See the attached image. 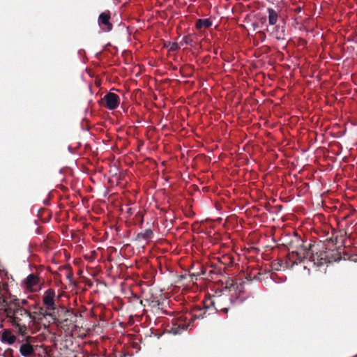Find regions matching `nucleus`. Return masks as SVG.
Here are the masks:
<instances>
[{"label":"nucleus","instance_id":"f257e3e1","mask_svg":"<svg viewBox=\"0 0 357 357\" xmlns=\"http://www.w3.org/2000/svg\"><path fill=\"white\" fill-rule=\"evenodd\" d=\"M4 312L13 326H18L19 322H21L24 318H29L31 321H34L36 319L29 310L20 305V300L17 298L7 302Z\"/></svg>","mask_w":357,"mask_h":357},{"label":"nucleus","instance_id":"f03ea898","mask_svg":"<svg viewBox=\"0 0 357 357\" xmlns=\"http://www.w3.org/2000/svg\"><path fill=\"white\" fill-rule=\"evenodd\" d=\"M56 312H46L45 314L51 317L54 323L61 326H69L72 324V318L75 317L73 312L63 306L56 309Z\"/></svg>","mask_w":357,"mask_h":357},{"label":"nucleus","instance_id":"7ed1b4c3","mask_svg":"<svg viewBox=\"0 0 357 357\" xmlns=\"http://www.w3.org/2000/svg\"><path fill=\"white\" fill-rule=\"evenodd\" d=\"M309 246L310 248H307L302 245L297 251L289 252L285 259V266H289V268H292L294 266L304 261V260L309 257L310 253L311 245L310 244Z\"/></svg>","mask_w":357,"mask_h":357},{"label":"nucleus","instance_id":"20e7f679","mask_svg":"<svg viewBox=\"0 0 357 357\" xmlns=\"http://www.w3.org/2000/svg\"><path fill=\"white\" fill-rule=\"evenodd\" d=\"M229 301V298L227 296L213 295L205 298L203 304L205 305V308H208L210 310H216L227 313L229 307L224 305V302H228Z\"/></svg>","mask_w":357,"mask_h":357},{"label":"nucleus","instance_id":"39448f33","mask_svg":"<svg viewBox=\"0 0 357 357\" xmlns=\"http://www.w3.org/2000/svg\"><path fill=\"white\" fill-rule=\"evenodd\" d=\"M56 294L53 289H47L43 296V303L45 306L47 310L53 312L56 310Z\"/></svg>","mask_w":357,"mask_h":357},{"label":"nucleus","instance_id":"423d86ee","mask_svg":"<svg viewBox=\"0 0 357 357\" xmlns=\"http://www.w3.org/2000/svg\"><path fill=\"white\" fill-rule=\"evenodd\" d=\"M111 13L109 10H105L101 13L98 19V22L102 31L105 32L111 31L113 29V24L110 22Z\"/></svg>","mask_w":357,"mask_h":357},{"label":"nucleus","instance_id":"0eeeda50","mask_svg":"<svg viewBox=\"0 0 357 357\" xmlns=\"http://www.w3.org/2000/svg\"><path fill=\"white\" fill-rule=\"evenodd\" d=\"M102 100L105 102V107L110 110L117 108L120 103L119 96L112 92L107 93L102 98Z\"/></svg>","mask_w":357,"mask_h":357},{"label":"nucleus","instance_id":"6e6552de","mask_svg":"<svg viewBox=\"0 0 357 357\" xmlns=\"http://www.w3.org/2000/svg\"><path fill=\"white\" fill-rule=\"evenodd\" d=\"M311 255L309 258V261L312 263L314 266L317 267L321 266L327 262H330L331 260H327L328 255L324 253H316L314 255L313 253H310Z\"/></svg>","mask_w":357,"mask_h":357},{"label":"nucleus","instance_id":"1a4fd4ad","mask_svg":"<svg viewBox=\"0 0 357 357\" xmlns=\"http://www.w3.org/2000/svg\"><path fill=\"white\" fill-rule=\"evenodd\" d=\"M38 282L39 278L34 274L29 275L24 282L26 289L31 291H36L38 290Z\"/></svg>","mask_w":357,"mask_h":357},{"label":"nucleus","instance_id":"9d476101","mask_svg":"<svg viewBox=\"0 0 357 357\" xmlns=\"http://www.w3.org/2000/svg\"><path fill=\"white\" fill-rule=\"evenodd\" d=\"M271 35L277 40L281 41L286 40V27L285 26H275Z\"/></svg>","mask_w":357,"mask_h":357},{"label":"nucleus","instance_id":"9b49d317","mask_svg":"<svg viewBox=\"0 0 357 357\" xmlns=\"http://www.w3.org/2000/svg\"><path fill=\"white\" fill-rule=\"evenodd\" d=\"M2 342L13 344L16 341V337L8 329H5L0 335Z\"/></svg>","mask_w":357,"mask_h":357},{"label":"nucleus","instance_id":"f8f14e48","mask_svg":"<svg viewBox=\"0 0 357 357\" xmlns=\"http://www.w3.org/2000/svg\"><path fill=\"white\" fill-rule=\"evenodd\" d=\"M213 25V22L208 18L198 19L195 23V28L200 32L208 29Z\"/></svg>","mask_w":357,"mask_h":357},{"label":"nucleus","instance_id":"ddd939ff","mask_svg":"<svg viewBox=\"0 0 357 357\" xmlns=\"http://www.w3.org/2000/svg\"><path fill=\"white\" fill-rule=\"evenodd\" d=\"M208 310H210L208 308H205V305L204 304V307L202 308L200 307H196L192 310V314L190 320L192 321L197 319L204 318L205 314Z\"/></svg>","mask_w":357,"mask_h":357},{"label":"nucleus","instance_id":"4468645a","mask_svg":"<svg viewBox=\"0 0 357 357\" xmlns=\"http://www.w3.org/2000/svg\"><path fill=\"white\" fill-rule=\"evenodd\" d=\"M20 354L24 357H29L34 354L33 346L28 343H23L20 347Z\"/></svg>","mask_w":357,"mask_h":357},{"label":"nucleus","instance_id":"2eb2a0df","mask_svg":"<svg viewBox=\"0 0 357 357\" xmlns=\"http://www.w3.org/2000/svg\"><path fill=\"white\" fill-rule=\"evenodd\" d=\"M153 236V231L151 229H147L144 231L139 232L136 236V240L138 241H148Z\"/></svg>","mask_w":357,"mask_h":357},{"label":"nucleus","instance_id":"dca6fc26","mask_svg":"<svg viewBox=\"0 0 357 357\" xmlns=\"http://www.w3.org/2000/svg\"><path fill=\"white\" fill-rule=\"evenodd\" d=\"M268 23L270 25H275L278 20V13L271 8H268Z\"/></svg>","mask_w":357,"mask_h":357},{"label":"nucleus","instance_id":"f3484780","mask_svg":"<svg viewBox=\"0 0 357 357\" xmlns=\"http://www.w3.org/2000/svg\"><path fill=\"white\" fill-rule=\"evenodd\" d=\"M272 267L276 271H280L282 268H287L289 266H285V260L278 259L272 262Z\"/></svg>","mask_w":357,"mask_h":357},{"label":"nucleus","instance_id":"a211bd4d","mask_svg":"<svg viewBox=\"0 0 357 357\" xmlns=\"http://www.w3.org/2000/svg\"><path fill=\"white\" fill-rule=\"evenodd\" d=\"M261 273L257 271V270H253L250 273H248L246 275V279L248 281L260 280H261Z\"/></svg>","mask_w":357,"mask_h":357},{"label":"nucleus","instance_id":"6ab92c4d","mask_svg":"<svg viewBox=\"0 0 357 357\" xmlns=\"http://www.w3.org/2000/svg\"><path fill=\"white\" fill-rule=\"evenodd\" d=\"M201 274L203 275H206L208 277L211 276L213 279V275L217 274V271L212 266L211 267H202Z\"/></svg>","mask_w":357,"mask_h":357},{"label":"nucleus","instance_id":"aec40b11","mask_svg":"<svg viewBox=\"0 0 357 357\" xmlns=\"http://www.w3.org/2000/svg\"><path fill=\"white\" fill-rule=\"evenodd\" d=\"M220 261L224 264L225 265L231 266L234 264V259L232 256L226 255L221 257Z\"/></svg>","mask_w":357,"mask_h":357},{"label":"nucleus","instance_id":"412c9836","mask_svg":"<svg viewBox=\"0 0 357 357\" xmlns=\"http://www.w3.org/2000/svg\"><path fill=\"white\" fill-rule=\"evenodd\" d=\"M16 328H17V332L19 334L22 335H25L27 333V328L26 325L21 324V322H19L18 326H14Z\"/></svg>","mask_w":357,"mask_h":357},{"label":"nucleus","instance_id":"4be33fe9","mask_svg":"<svg viewBox=\"0 0 357 357\" xmlns=\"http://www.w3.org/2000/svg\"><path fill=\"white\" fill-rule=\"evenodd\" d=\"M3 357H20L17 354H15V351L13 349L8 348L5 350L3 354Z\"/></svg>","mask_w":357,"mask_h":357},{"label":"nucleus","instance_id":"5701e85b","mask_svg":"<svg viewBox=\"0 0 357 357\" xmlns=\"http://www.w3.org/2000/svg\"><path fill=\"white\" fill-rule=\"evenodd\" d=\"M7 302L8 301H6V299L4 298L3 295L0 291V309H4L7 304Z\"/></svg>","mask_w":357,"mask_h":357},{"label":"nucleus","instance_id":"b1692460","mask_svg":"<svg viewBox=\"0 0 357 357\" xmlns=\"http://www.w3.org/2000/svg\"><path fill=\"white\" fill-rule=\"evenodd\" d=\"M135 219H136V221H137L139 225H142L143 221H144V214H143V213L139 211L135 215Z\"/></svg>","mask_w":357,"mask_h":357},{"label":"nucleus","instance_id":"393cba45","mask_svg":"<svg viewBox=\"0 0 357 357\" xmlns=\"http://www.w3.org/2000/svg\"><path fill=\"white\" fill-rule=\"evenodd\" d=\"M180 46H181L180 44L177 43H172L171 46H170L169 50L172 51V52H175V51L178 50V49H180Z\"/></svg>","mask_w":357,"mask_h":357},{"label":"nucleus","instance_id":"a878e982","mask_svg":"<svg viewBox=\"0 0 357 357\" xmlns=\"http://www.w3.org/2000/svg\"><path fill=\"white\" fill-rule=\"evenodd\" d=\"M189 40H190V36H185L182 41L180 43V45H183V43L185 44H189Z\"/></svg>","mask_w":357,"mask_h":357},{"label":"nucleus","instance_id":"bb28decb","mask_svg":"<svg viewBox=\"0 0 357 357\" xmlns=\"http://www.w3.org/2000/svg\"><path fill=\"white\" fill-rule=\"evenodd\" d=\"M20 305L24 307V306H27L29 304V302L26 299H22L20 301Z\"/></svg>","mask_w":357,"mask_h":357},{"label":"nucleus","instance_id":"cd10ccee","mask_svg":"<svg viewBox=\"0 0 357 357\" xmlns=\"http://www.w3.org/2000/svg\"><path fill=\"white\" fill-rule=\"evenodd\" d=\"M176 322H178V321H176ZM190 322L188 325H186L185 324H183V323H180V324L176 323L174 325L182 326H183L182 329L185 330V329H187V328H188V326H190Z\"/></svg>","mask_w":357,"mask_h":357},{"label":"nucleus","instance_id":"c85d7f7f","mask_svg":"<svg viewBox=\"0 0 357 357\" xmlns=\"http://www.w3.org/2000/svg\"><path fill=\"white\" fill-rule=\"evenodd\" d=\"M335 255V257L333 259L334 261H338L341 259L340 253L339 252L337 251Z\"/></svg>","mask_w":357,"mask_h":357},{"label":"nucleus","instance_id":"c756f323","mask_svg":"<svg viewBox=\"0 0 357 357\" xmlns=\"http://www.w3.org/2000/svg\"><path fill=\"white\" fill-rule=\"evenodd\" d=\"M294 11L296 13H300L301 11V6H298L296 7L295 9H294Z\"/></svg>","mask_w":357,"mask_h":357},{"label":"nucleus","instance_id":"7c9ffc66","mask_svg":"<svg viewBox=\"0 0 357 357\" xmlns=\"http://www.w3.org/2000/svg\"><path fill=\"white\" fill-rule=\"evenodd\" d=\"M172 331H173V333H174V334H176V333H178V330L177 328H172Z\"/></svg>","mask_w":357,"mask_h":357},{"label":"nucleus","instance_id":"2f4dec72","mask_svg":"<svg viewBox=\"0 0 357 357\" xmlns=\"http://www.w3.org/2000/svg\"><path fill=\"white\" fill-rule=\"evenodd\" d=\"M180 72H181V73H183V68H181V69H180Z\"/></svg>","mask_w":357,"mask_h":357},{"label":"nucleus","instance_id":"473e14b6","mask_svg":"<svg viewBox=\"0 0 357 357\" xmlns=\"http://www.w3.org/2000/svg\"><path fill=\"white\" fill-rule=\"evenodd\" d=\"M130 211H131V208H129V209L128 210V213H130Z\"/></svg>","mask_w":357,"mask_h":357}]
</instances>
